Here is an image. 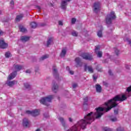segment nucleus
Wrapping results in <instances>:
<instances>
[{"instance_id": "nucleus-4", "label": "nucleus", "mask_w": 131, "mask_h": 131, "mask_svg": "<svg viewBox=\"0 0 131 131\" xmlns=\"http://www.w3.org/2000/svg\"><path fill=\"white\" fill-rule=\"evenodd\" d=\"M116 18V16H115V13L113 11L111 12V13L107 15L105 20L106 24L108 25L111 24L112 23V20H114Z\"/></svg>"}, {"instance_id": "nucleus-27", "label": "nucleus", "mask_w": 131, "mask_h": 131, "mask_svg": "<svg viewBox=\"0 0 131 131\" xmlns=\"http://www.w3.org/2000/svg\"><path fill=\"white\" fill-rule=\"evenodd\" d=\"M67 51L66 49H62L61 51V53L60 54L61 57H64L65 55H66Z\"/></svg>"}, {"instance_id": "nucleus-48", "label": "nucleus", "mask_w": 131, "mask_h": 131, "mask_svg": "<svg viewBox=\"0 0 131 131\" xmlns=\"http://www.w3.org/2000/svg\"><path fill=\"white\" fill-rule=\"evenodd\" d=\"M69 120L70 122H72V121H73V119H72L71 118H69Z\"/></svg>"}, {"instance_id": "nucleus-54", "label": "nucleus", "mask_w": 131, "mask_h": 131, "mask_svg": "<svg viewBox=\"0 0 131 131\" xmlns=\"http://www.w3.org/2000/svg\"><path fill=\"white\" fill-rule=\"evenodd\" d=\"M2 14V11L0 10V15Z\"/></svg>"}, {"instance_id": "nucleus-44", "label": "nucleus", "mask_w": 131, "mask_h": 131, "mask_svg": "<svg viewBox=\"0 0 131 131\" xmlns=\"http://www.w3.org/2000/svg\"><path fill=\"white\" fill-rule=\"evenodd\" d=\"M59 25H60L61 26H63V22L62 21H58Z\"/></svg>"}, {"instance_id": "nucleus-38", "label": "nucleus", "mask_w": 131, "mask_h": 131, "mask_svg": "<svg viewBox=\"0 0 131 131\" xmlns=\"http://www.w3.org/2000/svg\"><path fill=\"white\" fill-rule=\"evenodd\" d=\"M75 22H76V18H72V24H75Z\"/></svg>"}, {"instance_id": "nucleus-36", "label": "nucleus", "mask_w": 131, "mask_h": 131, "mask_svg": "<svg viewBox=\"0 0 131 131\" xmlns=\"http://www.w3.org/2000/svg\"><path fill=\"white\" fill-rule=\"evenodd\" d=\"M43 116L45 118H49L50 117V116L49 115V113H44Z\"/></svg>"}, {"instance_id": "nucleus-29", "label": "nucleus", "mask_w": 131, "mask_h": 131, "mask_svg": "<svg viewBox=\"0 0 131 131\" xmlns=\"http://www.w3.org/2000/svg\"><path fill=\"white\" fill-rule=\"evenodd\" d=\"M22 18H23V15H18L16 17V20L17 22H19V21H20V19H22Z\"/></svg>"}, {"instance_id": "nucleus-11", "label": "nucleus", "mask_w": 131, "mask_h": 131, "mask_svg": "<svg viewBox=\"0 0 131 131\" xmlns=\"http://www.w3.org/2000/svg\"><path fill=\"white\" fill-rule=\"evenodd\" d=\"M8 43L5 42L3 39H0V48L1 49H7L8 48Z\"/></svg>"}, {"instance_id": "nucleus-8", "label": "nucleus", "mask_w": 131, "mask_h": 131, "mask_svg": "<svg viewBox=\"0 0 131 131\" xmlns=\"http://www.w3.org/2000/svg\"><path fill=\"white\" fill-rule=\"evenodd\" d=\"M71 0H61V8L62 10H66L67 8V5H68V2H70Z\"/></svg>"}, {"instance_id": "nucleus-19", "label": "nucleus", "mask_w": 131, "mask_h": 131, "mask_svg": "<svg viewBox=\"0 0 131 131\" xmlns=\"http://www.w3.org/2000/svg\"><path fill=\"white\" fill-rule=\"evenodd\" d=\"M88 70L89 72H91V73H93L94 72V70H93V68L91 66H84V71H87Z\"/></svg>"}, {"instance_id": "nucleus-26", "label": "nucleus", "mask_w": 131, "mask_h": 131, "mask_svg": "<svg viewBox=\"0 0 131 131\" xmlns=\"http://www.w3.org/2000/svg\"><path fill=\"white\" fill-rule=\"evenodd\" d=\"M49 58V55H43L39 58L40 61H43V60H46V59H48Z\"/></svg>"}, {"instance_id": "nucleus-37", "label": "nucleus", "mask_w": 131, "mask_h": 131, "mask_svg": "<svg viewBox=\"0 0 131 131\" xmlns=\"http://www.w3.org/2000/svg\"><path fill=\"white\" fill-rule=\"evenodd\" d=\"M77 86H78V85L77 84V83H73V84H72L73 89H76V88H77Z\"/></svg>"}, {"instance_id": "nucleus-53", "label": "nucleus", "mask_w": 131, "mask_h": 131, "mask_svg": "<svg viewBox=\"0 0 131 131\" xmlns=\"http://www.w3.org/2000/svg\"><path fill=\"white\" fill-rule=\"evenodd\" d=\"M35 131H41V130L40 128H38Z\"/></svg>"}, {"instance_id": "nucleus-17", "label": "nucleus", "mask_w": 131, "mask_h": 131, "mask_svg": "<svg viewBox=\"0 0 131 131\" xmlns=\"http://www.w3.org/2000/svg\"><path fill=\"white\" fill-rule=\"evenodd\" d=\"M16 83H17V81L16 80H13L11 81H7L6 82V84H7L8 86H13V85H15V84H16Z\"/></svg>"}, {"instance_id": "nucleus-15", "label": "nucleus", "mask_w": 131, "mask_h": 131, "mask_svg": "<svg viewBox=\"0 0 131 131\" xmlns=\"http://www.w3.org/2000/svg\"><path fill=\"white\" fill-rule=\"evenodd\" d=\"M99 48L98 47H96L95 53H96V54H97V57H98L99 58H102L103 53L102 52V51H99Z\"/></svg>"}, {"instance_id": "nucleus-40", "label": "nucleus", "mask_w": 131, "mask_h": 131, "mask_svg": "<svg viewBox=\"0 0 131 131\" xmlns=\"http://www.w3.org/2000/svg\"><path fill=\"white\" fill-rule=\"evenodd\" d=\"M114 114H115V115H117V114H118V109L114 110Z\"/></svg>"}, {"instance_id": "nucleus-23", "label": "nucleus", "mask_w": 131, "mask_h": 131, "mask_svg": "<svg viewBox=\"0 0 131 131\" xmlns=\"http://www.w3.org/2000/svg\"><path fill=\"white\" fill-rule=\"evenodd\" d=\"M19 30L21 32H27V29L23 25L19 26Z\"/></svg>"}, {"instance_id": "nucleus-33", "label": "nucleus", "mask_w": 131, "mask_h": 131, "mask_svg": "<svg viewBox=\"0 0 131 131\" xmlns=\"http://www.w3.org/2000/svg\"><path fill=\"white\" fill-rule=\"evenodd\" d=\"M24 86L26 88V89H30V85L28 83H25L24 84Z\"/></svg>"}, {"instance_id": "nucleus-5", "label": "nucleus", "mask_w": 131, "mask_h": 131, "mask_svg": "<svg viewBox=\"0 0 131 131\" xmlns=\"http://www.w3.org/2000/svg\"><path fill=\"white\" fill-rule=\"evenodd\" d=\"M101 10V3L100 2H95L93 5V12L98 13Z\"/></svg>"}, {"instance_id": "nucleus-49", "label": "nucleus", "mask_w": 131, "mask_h": 131, "mask_svg": "<svg viewBox=\"0 0 131 131\" xmlns=\"http://www.w3.org/2000/svg\"><path fill=\"white\" fill-rule=\"evenodd\" d=\"M108 59H106L103 61V62L104 63H108Z\"/></svg>"}, {"instance_id": "nucleus-45", "label": "nucleus", "mask_w": 131, "mask_h": 131, "mask_svg": "<svg viewBox=\"0 0 131 131\" xmlns=\"http://www.w3.org/2000/svg\"><path fill=\"white\" fill-rule=\"evenodd\" d=\"M26 73H31V71L30 70H27L26 71Z\"/></svg>"}, {"instance_id": "nucleus-22", "label": "nucleus", "mask_w": 131, "mask_h": 131, "mask_svg": "<svg viewBox=\"0 0 131 131\" xmlns=\"http://www.w3.org/2000/svg\"><path fill=\"white\" fill-rule=\"evenodd\" d=\"M95 88H96V92L97 93H101V92H102V87L100 84H96L95 85Z\"/></svg>"}, {"instance_id": "nucleus-39", "label": "nucleus", "mask_w": 131, "mask_h": 131, "mask_svg": "<svg viewBox=\"0 0 131 131\" xmlns=\"http://www.w3.org/2000/svg\"><path fill=\"white\" fill-rule=\"evenodd\" d=\"M103 85H104V86H106V88H107L108 85H109V84H108V83H107V82H103Z\"/></svg>"}, {"instance_id": "nucleus-6", "label": "nucleus", "mask_w": 131, "mask_h": 131, "mask_svg": "<svg viewBox=\"0 0 131 131\" xmlns=\"http://www.w3.org/2000/svg\"><path fill=\"white\" fill-rule=\"evenodd\" d=\"M81 57H82V59H84V60H88L89 61L93 60V56L90 53H82L81 54Z\"/></svg>"}, {"instance_id": "nucleus-46", "label": "nucleus", "mask_w": 131, "mask_h": 131, "mask_svg": "<svg viewBox=\"0 0 131 131\" xmlns=\"http://www.w3.org/2000/svg\"><path fill=\"white\" fill-rule=\"evenodd\" d=\"M36 8L37 9H38V10H39V11H40V10H41V8L40 7V6H37Z\"/></svg>"}, {"instance_id": "nucleus-14", "label": "nucleus", "mask_w": 131, "mask_h": 131, "mask_svg": "<svg viewBox=\"0 0 131 131\" xmlns=\"http://www.w3.org/2000/svg\"><path fill=\"white\" fill-rule=\"evenodd\" d=\"M16 75L17 71H15L13 73L10 74L8 77V80H11V79H14V78L16 77Z\"/></svg>"}, {"instance_id": "nucleus-7", "label": "nucleus", "mask_w": 131, "mask_h": 131, "mask_svg": "<svg viewBox=\"0 0 131 131\" xmlns=\"http://www.w3.org/2000/svg\"><path fill=\"white\" fill-rule=\"evenodd\" d=\"M58 120H59L60 122L62 124L63 127H64V129L68 127V124L66 123V121H65V119H64V118L59 117H58Z\"/></svg>"}, {"instance_id": "nucleus-41", "label": "nucleus", "mask_w": 131, "mask_h": 131, "mask_svg": "<svg viewBox=\"0 0 131 131\" xmlns=\"http://www.w3.org/2000/svg\"><path fill=\"white\" fill-rule=\"evenodd\" d=\"M69 73L72 75H73L74 74V72L73 71L69 70Z\"/></svg>"}, {"instance_id": "nucleus-35", "label": "nucleus", "mask_w": 131, "mask_h": 131, "mask_svg": "<svg viewBox=\"0 0 131 131\" xmlns=\"http://www.w3.org/2000/svg\"><path fill=\"white\" fill-rule=\"evenodd\" d=\"M103 130L104 131H112V129L108 127H105L104 128H103Z\"/></svg>"}, {"instance_id": "nucleus-32", "label": "nucleus", "mask_w": 131, "mask_h": 131, "mask_svg": "<svg viewBox=\"0 0 131 131\" xmlns=\"http://www.w3.org/2000/svg\"><path fill=\"white\" fill-rule=\"evenodd\" d=\"M97 35L99 37H102L103 34L102 33V31L100 30L97 32Z\"/></svg>"}, {"instance_id": "nucleus-20", "label": "nucleus", "mask_w": 131, "mask_h": 131, "mask_svg": "<svg viewBox=\"0 0 131 131\" xmlns=\"http://www.w3.org/2000/svg\"><path fill=\"white\" fill-rule=\"evenodd\" d=\"M23 124L25 127H27L29 124V121L27 118H24L23 121Z\"/></svg>"}, {"instance_id": "nucleus-50", "label": "nucleus", "mask_w": 131, "mask_h": 131, "mask_svg": "<svg viewBox=\"0 0 131 131\" xmlns=\"http://www.w3.org/2000/svg\"><path fill=\"white\" fill-rule=\"evenodd\" d=\"M3 34H4V32H3V31L0 30V36L3 35Z\"/></svg>"}, {"instance_id": "nucleus-12", "label": "nucleus", "mask_w": 131, "mask_h": 131, "mask_svg": "<svg viewBox=\"0 0 131 131\" xmlns=\"http://www.w3.org/2000/svg\"><path fill=\"white\" fill-rule=\"evenodd\" d=\"M52 70L53 76H54L56 79H59V73H58V70L56 67H53Z\"/></svg>"}, {"instance_id": "nucleus-10", "label": "nucleus", "mask_w": 131, "mask_h": 131, "mask_svg": "<svg viewBox=\"0 0 131 131\" xmlns=\"http://www.w3.org/2000/svg\"><path fill=\"white\" fill-rule=\"evenodd\" d=\"M75 61L76 63V67H81L82 66V62H81V59H80V58H76Z\"/></svg>"}, {"instance_id": "nucleus-21", "label": "nucleus", "mask_w": 131, "mask_h": 131, "mask_svg": "<svg viewBox=\"0 0 131 131\" xmlns=\"http://www.w3.org/2000/svg\"><path fill=\"white\" fill-rule=\"evenodd\" d=\"M53 41H54V38H49L47 40V47H49L50 45H52V43H53Z\"/></svg>"}, {"instance_id": "nucleus-9", "label": "nucleus", "mask_w": 131, "mask_h": 131, "mask_svg": "<svg viewBox=\"0 0 131 131\" xmlns=\"http://www.w3.org/2000/svg\"><path fill=\"white\" fill-rule=\"evenodd\" d=\"M26 112L27 114H31L32 116H38V115H39V111L37 110H35L32 111H27Z\"/></svg>"}, {"instance_id": "nucleus-51", "label": "nucleus", "mask_w": 131, "mask_h": 131, "mask_svg": "<svg viewBox=\"0 0 131 131\" xmlns=\"http://www.w3.org/2000/svg\"><path fill=\"white\" fill-rule=\"evenodd\" d=\"M66 70H68V71H69V70H70V68H69V67H66Z\"/></svg>"}, {"instance_id": "nucleus-34", "label": "nucleus", "mask_w": 131, "mask_h": 131, "mask_svg": "<svg viewBox=\"0 0 131 131\" xmlns=\"http://www.w3.org/2000/svg\"><path fill=\"white\" fill-rule=\"evenodd\" d=\"M115 53L117 56H118L120 53V51L118 49L115 48Z\"/></svg>"}, {"instance_id": "nucleus-25", "label": "nucleus", "mask_w": 131, "mask_h": 131, "mask_svg": "<svg viewBox=\"0 0 131 131\" xmlns=\"http://www.w3.org/2000/svg\"><path fill=\"white\" fill-rule=\"evenodd\" d=\"M30 26L31 28H33V29L36 28V27H37V24H36V23L35 22H32L30 24Z\"/></svg>"}, {"instance_id": "nucleus-42", "label": "nucleus", "mask_w": 131, "mask_h": 131, "mask_svg": "<svg viewBox=\"0 0 131 131\" xmlns=\"http://www.w3.org/2000/svg\"><path fill=\"white\" fill-rule=\"evenodd\" d=\"M10 5H11V7H13L14 5H15V3H14V1H11L10 2Z\"/></svg>"}, {"instance_id": "nucleus-52", "label": "nucleus", "mask_w": 131, "mask_h": 131, "mask_svg": "<svg viewBox=\"0 0 131 131\" xmlns=\"http://www.w3.org/2000/svg\"><path fill=\"white\" fill-rule=\"evenodd\" d=\"M41 26H46V24H45V23H42V24H41Z\"/></svg>"}, {"instance_id": "nucleus-31", "label": "nucleus", "mask_w": 131, "mask_h": 131, "mask_svg": "<svg viewBox=\"0 0 131 131\" xmlns=\"http://www.w3.org/2000/svg\"><path fill=\"white\" fill-rule=\"evenodd\" d=\"M5 55L6 58H10V57H11V53L9 51H8L5 53Z\"/></svg>"}, {"instance_id": "nucleus-43", "label": "nucleus", "mask_w": 131, "mask_h": 131, "mask_svg": "<svg viewBox=\"0 0 131 131\" xmlns=\"http://www.w3.org/2000/svg\"><path fill=\"white\" fill-rule=\"evenodd\" d=\"M108 74H110V75H113V73H112V71H111V70H110L108 71Z\"/></svg>"}, {"instance_id": "nucleus-28", "label": "nucleus", "mask_w": 131, "mask_h": 131, "mask_svg": "<svg viewBox=\"0 0 131 131\" xmlns=\"http://www.w3.org/2000/svg\"><path fill=\"white\" fill-rule=\"evenodd\" d=\"M110 120L113 122H115V121H117V118L115 116H112L110 118Z\"/></svg>"}, {"instance_id": "nucleus-1", "label": "nucleus", "mask_w": 131, "mask_h": 131, "mask_svg": "<svg viewBox=\"0 0 131 131\" xmlns=\"http://www.w3.org/2000/svg\"><path fill=\"white\" fill-rule=\"evenodd\" d=\"M106 107H98L95 108L96 113L91 112L84 117V119H81L76 124L72 126L67 131H80V129H85L88 124H91L95 119H99L104 114V111L106 112Z\"/></svg>"}, {"instance_id": "nucleus-47", "label": "nucleus", "mask_w": 131, "mask_h": 131, "mask_svg": "<svg viewBox=\"0 0 131 131\" xmlns=\"http://www.w3.org/2000/svg\"><path fill=\"white\" fill-rule=\"evenodd\" d=\"M93 79H94V80H96L97 78V77L95 75H94L93 76Z\"/></svg>"}, {"instance_id": "nucleus-55", "label": "nucleus", "mask_w": 131, "mask_h": 131, "mask_svg": "<svg viewBox=\"0 0 131 131\" xmlns=\"http://www.w3.org/2000/svg\"><path fill=\"white\" fill-rule=\"evenodd\" d=\"M96 69H97V70H98V67H97V68H96Z\"/></svg>"}, {"instance_id": "nucleus-18", "label": "nucleus", "mask_w": 131, "mask_h": 131, "mask_svg": "<svg viewBox=\"0 0 131 131\" xmlns=\"http://www.w3.org/2000/svg\"><path fill=\"white\" fill-rule=\"evenodd\" d=\"M13 68L16 71H20L23 68V66L19 64H14Z\"/></svg>"}, {"instance_id": "nucleus-24", "label": "nucleus", "mask_w": 131, "mask_h": 131, "mask_svg": "<svg viewBox=\"0 0 131 131\" xmlns=\"http://www.w3.org/2000/svg\"><path fill=\"white\" fill-rule=\"evenodd\" d=\"M83 105L88 106V101H89V97L88 96L85 97L83 98Z\"/></svg>"}, {"instance_id": "nucleus-13", "label": "nucleus", "mask_w": 131, "mask_h": 131, "mask_svg": "<svg viewBox=\"0 0 131 131\" xmlns=\"http://www.w3.org/2000/svg\"><path fill=\"white\" fill-rule=\"evenodd\" d=\"M58 89L59 85H58V84H57V83L55 82H53V85L52 88V91L54 93H56L57 92H58Z\"/></svg>"}, {"instance_id": "nucleus-30", "label": "nucleus", "mask_w": 131, "mask_h": 131, "mask_svg": "<svg viewBox=\"0 0 131 131\" xmlns=\"http://www.w3.org/2000/svg\"><path fill=\"white\" fill-rule=\"evenodd\" d=\"M71 34L73 36H78V33L75 31L72 32Z\"/></svg>"}, {"instance_id": "nucleus-2", "label": "nucleus", "mask_w": 131, "mask_h": 131, "mask_svg": "<svg viewBox=\"0 0 131 131\" xmlns=\"http://www.w3.org/2000/svg\"><path fill=\"white\" fill-rule=\"evenodd\" d=\"M131 96V86L127 88L125 94H122V95H116L113 99L109 100L107 102H105V106L107 107L106 108V112L110 111L112 108H115L118 103L117 102L120 101V102H123L127 99V97H130Z\"/></svg>"}, {"instance_id": "nucleus-16", "label": "nucleus", "mask_w": 131, "mask_h": 131, "mask_svg": "<svg viewBox=\"0 0 131 131\" xmlns=\"http://www.w3.org/2000/svg\"><path fill=\"white\" fill-rule=\"evenodd\" d=\"M30 39V37L27 36H24L20 37V40L23 42H26V41H28V40H29Z\"/></svg>"}, {"instance_id": "nucleus-3", "label": "nucleus", "mask_w": 131, "mask_h": 131, "mask_svg": "<svg viewBox=\"0 0 131 131\" xmlns=\"http://www.w3.org/2000/svg\"><path fill=\"white\" fill-rule=\"evenodd\" d=\"M54 99V95H49L48 96L42 97L39 100L40 104L45 106H50V103Z\"/></svg>"}]
</instances>
